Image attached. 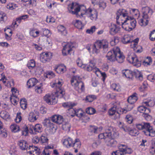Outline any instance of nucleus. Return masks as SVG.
<instances>
[{
    "label": "nucleus",
    "instance_id": "09e8293b",
    "mask_svg": "<svg viewBox=\"0 0 155 155\" xmlns=\"http://www.w3.org/2000/svg\"><path fill=\"white\" fill-rule=\"evenodd\" d=\"M13 59L17 61H21L22 59V56L21 53H17L14 54L12 57Z\"/></svg>",
    "mask_w": 155,
    "mask_h": 155
},
{
    "label": "nucleus",
    "instance_id": "72a5a7b5",
    "mask_svg": "<svg viewBox=\"0 0 155 155\" xmlns=\"http://www.w3.org/2000/svg\"><path fill=\"white\" fill-rule=\"evenodd\" d=\"M38 80L35 78L30 79L27 82V85L28 88L32 87L37 84Z\"/></svg>",
    "mask_w": 155,
    "mask_h": 155
},
{
    "label": "nucleus",
    "instance_id": "e2e57ef3",
    "mask_svg": "<svg viewBox=\"0 0 155 155\" xmlns=\"http://www.w3.org/2000/svg\"><path fill=\"white\" fill-rule=\"evenodd\" d=\"M135 73L137 78L140 81L143 80V76L141 72L138 70H136Z\"/></svg>",
    "mask_w": 155,
    "mask_h": 155
},
{
    "label": "nucleus",
    "instance_id": "f8f14e48",
    "mask_svg": "<svg viewBox=\"0 0 155 155\" xmlns=\"http://www.w3.org/2000/svg\"><path fill=\"white\" fill-rule=\"evenodd\" d=\"M52 57V54L50 52H42L40 54V61L43 63L49 62Z\"/></svg>",
    "mask_w": 155,
    "mask_h": 155
},
{
    "label": "nucleus",
    "instance_id": "a19ab883",
    "mask_svg": "<svg viewBox=\"0 0 155 155\" xmlns=\"http://www.w3.org/2000/svg\"><path fill=\"white\" fill-rule=\"evenodd\" d=\"M130 13L135 18H138L140 13L139 11L136 9L131 8L130 11Z\"/></svg>",
    "mask_w": 155,
    "mask_h": 155
},
{
    "label": "nucleus",
    "instance_id": "37998d69",
    "mask_svg": "<svg viewBox=\"0 0 155 155\" xmlns=\"http://www.w3.org/2000/svg\"><path fill=\"white\" fill-rule=\"evenodd\" d=\"M149 123H143L138 124L136 125V127L139 130L144 129L145 130L146 128L149 126Z\"/></svg>",
    "mask_w": 155,
    "mask_h": 155
},
{
    "label": "nucleus",
    "instance_id": "a18cd8bd",
    "mask_svg": "<svg viewBox=\"0 0 155 155\" xmlns=\"http://www.w3.org/2000/svg\"><path fill=\"white\" fill-rule=\"evenodd\" d=\"M43 89V84L42 83H40L35 87V91L37 93L41 94L42 93Z\"/></svg>",
    "mask_w": 155,
    "mask_h": 155
},
{
    "label": "nucleus",
    "instance_id": "c9c22d12",
    "mask_svg": "<svg viewBox=\"0 0 155 155\" xmlns=\"http://www.w3.org/2000/svg\"><path fill=\"white\" fill-rule=\"evenodd\" d=\"M7 18L8 17L6 13L0 11V23H5L7 20Z\"/></svg>",
    "mask_w": 155,
    "mask_h": 155
},
{
    "label": "nucleus",
    "instance_id": "412c9836",
    "mask_svg": "<svg viewBox=\"0 0 155 155\" xmlns=\"http://www.w3.org/2000/svg\"><path fill=\"white\" fill-rule=\"evenodd\" d=\"M50 119L52 122L58 124H61L64 121L63 117L59 114L53 115L51 117Z\"/></svg>",
    "mask_w": 155,
    "mask_h": 155
},
{
    "label": "nucleus",
    "instance_id": "dca6fc26",
    "mask_svg": "<svg viewBox=\"0 0 155 155\" xmlns=\"http://www.w3.org/2000/svg\"><path fill=\"white\" fill-rule=\"evenodd\" d=\"M139 41V39L136 38L134 40L132 39L130 42L131 43L130 47L131 48L133 49L135 51L137 52H140L142 51V47L138 45V43Z\"/></svg>",
    "mask_w": 155,
    "mask_h": 155
},
{
    "label": "nucleus",
    "instance_id": "8fccbe9b",
    "mask_svg": "<svg viewBox=\"0 0 155 155\" xmlns=\"http://www.w3.org/2000/svg\"><path fill=\"white\" fill-rule=\"evenodd\" d=\"M35 61L33 59H31L28 61L27 66L29 69H32L35 67Z\"/></svg>",
    "mask_w": 155,
    "mask_h": 155
},
{
    "label": "nucleus",
    "instance_id": "aec40b11",
    "mask_svg": "<svg viewBox=\"0 0 155 155\" xmlns=\"http://www.w3.org/2000/svg\"><path fill=\"white\" fill-rule=\"evenodd\" d=\"M148 126L147 127L145 130L143 131L144 134L147 136L153 137L155 136V130L151 126L149 123Z\"/></svg>",
    "mask_w": 155,
    "mask_h": 155
},
{
    "label": "nucleus",
    "instance_id": "1a4fd4ad",
    "mask_svg": "<svg viewBox=\"0 0 155 155\" xmlns=\"http://www.w3.org/2000/svg\"><path fill=\"white\" fill-rule=\"evenodd\" d=\"M85 14H87L90 19L93 21H95L97 18L98 13L95 9L90 8L87 9L86 8L83 13H81V16L83 17V15Z\"/></svg>",
    "mask_w": 155,
    "mask_h": 155
},
{
    "label": "nucleus",
    "instance_id": "a878e982",
    "mask_svg": "<svg viewBox=\"0 0 155 155\" xmlns=\"http://www.w3.org/2000/svg\"><path fill=\"white\" fill-rule=\"evenodd\" d=\"M39 115L38 112L34 111L31 112L28 115V120L31 122H34L38 119Z\"/></svg>",
    "mask_w": 155,
    "mask_h": 155
},
{
    "label": "nucleus",
    "instance_id": "5fc2aeb1",
    "mask_svg": "<svg viewBox=\"0 0 155 155\" xmlns=\"http://www.w3.org/2000/svg\"><path fill=\"white\" fill-rule=\"evenodd\" d=\"M20 107L23 110H25L27 107V102L26 99H21L20 101Z\"/></svg>",
    "mask_w": 155,
    "mask_h": 155
},
{
    "label": "nucleus",
    "instance_id": "79ce46f5",
    "mask_svg": "<svg viewBox=\"0 0 155 155\" xmlns=\"http://www.w3.org/2000/svg\"><path fill=\"white\" fill-rule=\"evenodd\" d=\"M0 116L5 120H9L10 118L9 114L6 111L4 110L2 111L0 113Z\"/></svg>",
    "mask_w": 155,
    "mask_h": 155
},
{
    "label": "nucleus",
    "instance_id": "ddd939ff",
    "mask_svg": "<svg viewBox=\"0 0 155 155\" xmlns=\"http://www.w3.org/2000/svg\"><path fill=\"white\" fill-rule=\"evenodd\" d=\"M117 108V106L114 104L113 107L110 108L108 111L109 115L110 116L114 115V118L115 119L119 118L120 117V114H121L119 111H118V109Z\"/></svg>",
    "mask_w": 155,
    "mask_h": 155
},
{
    "label": "nucleus",
    "instance_id": "9d476101",
    "mask_svg": "<svg viewBox=\"0 0 155 155\" xmlns=\"http://www.w3.org/2000/svg\"><path fill=\"white\" fill-rule=\"evenodd\" d=\"M75 48L74 43L70 42L67 43L64 45L63 48L62 50V53L63 55L66 56L69 54H71Z\"/></svg>",
    "mask_w": 155,
    "mask_h": 155
},
{
    "label": "nucleus",
    "instance_id": "7c9ffc66",
    "mask_svg": "<svg viewBox=\"0 0 155 155\" xmlns=\"http://www.w3.org/2000/svg\"><path fill=\"white\" fill-rule=\"evenodd\" d=\"M122 73L123 76L129 79H132L133 77L134 72L130 70L125 69L122 70Z\"/></svg>",
    "mask_w": 155,
    "mask_h": 155
},
{
    "label": "nucleus",
    "instance_id": "680f3d73",
    "mask_svg": "<svg viewBox=\"0 0 155 155\" xmlns=\"http://www.w3.org/2000/svg\"><path fill=\"white\" fill-rule=\"evenodd\" d=\"M74 149L80 148L81 146V143L78 139H76L74 141Z\"/></svg>",
    "mask_w": 155,
    "mask_h": 155
},
{
    "label": "nucleus",
    "instance_id": "de8ad7c7",
    "mask_svg": "<svg viewBox=\"0 0 155 155\" xmlns=\"http://www.w3.org/2000/svg\"><path fill=\"white\" fill-rule=\"evenodd\" d=\"M152 62V60L150 57H148L146 58L143 62V64L145 66H147L150 65Z\"/></svg>",
    "mask_w": 155,
    "mask_h": 155
},
{
    "label": "nucleus",
    "instance_id": "c756f323",
    "mask_svg": "<svg viewBox=\"0 0 155 155\" xmlns=\"http://www.w3.org/2000/svg\"><path fill=\"white\" fill-rule=\"evenodd\" d=\"M95 68L94 64L92 61H89V64H84L83 66V69L88 71H93L94 68Z\"/></svg>",
    "mask_w": 155,
    "mask_h": 155
},
{
    "label": "nucleus",
    "instance_id": "49530a36",
    "mask_svg": "<svg viewBox=\"0 0 155 155\" xmlns=\"http://www.w3.org/2000/svg\"><path fill=\"white\" fill-rule=\"evenodd\" d=\"M102 127H98L96 126H92L91 128V130L92 132L97 134L100 132L102 130Z\"/></svg>",
    "mask_w": 155,
    "mask_h": 155
},
{
    "label": "nucleus",
    "instance_id": "4468645a",
    "mask_svg": "<svg viewBox=\"0 0 155 155\" xmlns=\"http://www.w3.org/2000/svg\"><path fill=\"white\" fill-rule=\"evenodd\" d=\"M29 130L31 131L30 133L31 134L41 133L42 131V125L40 124H37L35 126L32 124H29Z\"/></svg>",
    "mask_w": 155,
    "mask_h": 155
},
{
    "label": "nucleus",
    "instance_id": "f257e3e1",
    "mask_svg": "<svg viewBox=\"0 0 155 155\" xmlns=\"http://www.w3.org/2000/svg\"><path fill=\"white\" fill-rule=\"evenodd\" d=\"M116 19L118 24L126 31H130L136 26L137 21L133 17L129 16V12L124 8L119 9L116 12Z\"/></svg>",
    "mask_w": 155,
    "mask_h": 155
},
{
    "label": "nucleus",
    "instance_id": "864d4df0",
    "mask_svg": "<svg viewBox=\"0 0 155 155\" xmlns=\"http://www.w3.org/2000/svg\"><path fill=\"white\" fill-rule=\"evenodd\" d=\"M100 49L99 48L98 45H97V43L95 42L92 47V53L96 54H97L100 51Z\"/></svg>",
    "mask_w": 155,
    "mask_h": 155
},
{
    "label": "nucleus",
    "instance_id": "6e6d98bb",
    "mask_svg": "<svg viewBox=\"0 0 155 155\" xmlns=\"http://www.w3.org/2000/svg\"><path fill=\"white\" fill-rule=\"evenodd\" d=\"M111 88L114 91H121V87L118 84L113 83L111 85Z\"/></svg>",
    "mask_w": 155,
    "mask_h": 155
},
{
    "label": "nucleus",
    "instance_id": "f3484780",
    "mask_svg": "<svg viewBox=\"0 0 155 155\" xmlns=\"http://www.w3.org/2000/svg\"><path fill=\"white\" fill-rule=\"evenodd\" d=\"M61 142L63 146L67 148H69L73 147L74 141L70 137H68L63 138L61 140Z\"/></svg>",
    "mask_w": 155,
    "mask_h": 155
},
{
    "label": "nucleus",
    "instance_id": "e433bc0d",
    "mask_svg": "<svg viewBox=\"0 0 155 155\" xmlns=\"http://www.w3.org/2000/svg\"><path fill=\"white\" fill-rule=\"evenodd\" d=\"M137 95L136 93H134L133 95L130 96L127 99L128 102L134 104L138 99Z\"/></svg>",
    "mask_w": 155,
    "mask_h": 155
},
{
    "label": "nucleus",
    "instance_id": "bb28decb",
    "mask_svg": "<svg viewBox=\"0 0 155 155\" xmlns=\"http://www.w3.org/2000/svg\"><path fill=\"white\" fill-rule=\"evenodd\" d=\"M54 70L59 74H62L65 72L66 71L65 66L63 64L56 65L54 67Z\"/></svg>",
    "mask_w": 155,
    "mask_h": 155
},
{
    "label": "nucleus",
    "instance_id": "c03bdc74",
    "mask_svg": "<svg viewBox=\"0 0 155 155\" xmlns=\"http://www.w3.org/2000/svg\"><path fill=\"white\" fill-rule=\"evenodd\" d=\"M10 128L11 131L14 133L20 131L19 126L15 124H14L11 125Z\"/></svg>",
    "mask_w": 155,
    "mask_h": 155
},
{
    "label": "nucleus",
    "instance_id": "20e7f679",
    "mask_svg": "<svg viewBox=\"0 0 155 155\" xmlns=\"http://www.w3.org/2000/svg\"><path fill=\"white\" fill-rule=\"evenodd\" d=\"M59 93V94L55 92L47 94L44 96V100L49 105L54 104L57 102V98H61L63 97L62 91H60Z\"/></svg>",
    "mask_w": 155,
    "mask_h": 155
},
{
    "label": "nucleus",
    "instance_id": "0e129e2a",
    "mask_svg": "<svg viewBox=\"0 0 155 155\" xmlns=\"http://www.w3.org/2000/svg\"><path fill=\"white\" fill-rule=\"evenodd\" d=\"M129 134L132 136H136L139 134L138 131L135 129H132L129 130Z\"/></svg>",
    "mask_w": 155,
    "mask_h": 155
},
{
    "label": "nucleus",
    "instance_id": "bf43d9fd",
    "mask_svg": "<svg viewBox=\"0 0 155 155\" xmlns=\"http://www.w3.org/2000/svg\"><path fill=\"white\" fill-rule=\"evenodd\" d=\"M150 152L152 154L155 153V139L152 140V145L150 149Z\"/></svg>",
    "mask_w": 155,
    "mask_h": 155
},
{
    "label": "nucleus",
    "instance_id": "f03ea898",
    "mask_svg": "<svg viewBox=\"0 0 155 155\" xmlns=\"http://www.w3.org/2000/svg\"><path fill=\"white\" fill-rule=\"evenodd\" d=\"M1 75L2 78L0 79V80L2 81L6 86L8 87H12V94L10 97L11 102L14 105L17 104L19 101V99L18 97L19 95V91L16 88L13 87L14 85L13 80L12 79L8 81L4 75H3V74H1Z\"/></svg>",
    "mask_w": 155,
    "mask_h": 155
},
{
    "label": "nucleus",
    "instance_id": "774afa93",
    "mask_svg": "<svg viewBox=\"0 0 155 155\" xmlns=\"http://www.w3.org/2000/svg\"><path fill=\"white\" fill-rule=\"evenodd\" d=\"M74 25L75 27L78 29H81L83 27L82 22L78 20L75 21Z\"/></svg>",
    "mask_w": 155,
    "mask_h": 155
},
{
    "label": "nucleus",
    "instance_id": "69168bd1",
    "mask_svg": "<svg viewBox=\"0 0 155 155\" xmlns=\"http://www.w3.org/2000/svg\"><path fill=\"white\" fill-rule=\"evenodd\" d=\"M18 7L17 5L14 3H9L6 6V8L10 10L15 9Z\"/></svg>",
    "mask_w": 155,
    "mask_h": 155
},
{
    "label": "nucleus",
    "instance_id": "7ed1b4c3",
    "mask_svg": "<svg viewBox=\"0 0 155 155\" xmlns=\"http://www.w3.org/2000/svg\"><path fill=\"white\" fill-rule=\"evenodd\" d=\"M142 18L139 19L138 23L141 26H145L148 24L149 18L152 14L153 12L149 7H145L142 8Z\"/></svg>",
    "mask_w": 155,
    "mask_h": 155
},
{
    "label": "nucleus",
    "instance_id": "2eb2a0df",
    "mask_svg": "<svg viewBox=\"0 0 155 155\" xmlns=\"http://www.w3.org/2000/svg\"><path fill=\"white\" fill-rule=\"evenodd\" d=\"M117 46L114 47L113 49L109 51L106 55L107 59L110 61L114 62L115 61V57L116 54V50Z\"/></svg>",
    "mask_w": 155,
    "mask_h": 155
},
{
    "label": "nucleus",
    "instance_id": "a211bd4d",
    "mask_svg": "<svg viewBox=\"0 0 155 155\" xmlns=\"http://www.w3.org/2000/svg\"><path fill=\"white\" fill-rule=\"evenodd\" d=\"M85 113L81 109H79L75 110V115L78 117L81 118L83 121L87 122L88 121L90 118L85 115Z\"/></svg>",
    "mask_w": 155,
    "mask_h": 155
},
{
    "label": "nucleus",
    "instance_id": "cd10ccee",
    "mask_svg": "<svg viewBox=\"0 0 155 155\" xmlns=\"http://www.w3.org/2000/svg\"><path fill=\"white\" fill-rule=\"evenodd\" d=\"M28 150H30L28 152L30 154H33V155H39L40 153V149L36 146H29Z\"/></svg>",
    "mask_w": 155,
    "mask_h": 155
},
{
    "label": "nucleus",
    "instance_id": "4c0bfd02",
    "mask_svg": "<svg viewBox=\"0 0 155 155\" xmlns=\"http://www.w3.org/2000/svg\"><path fill=\"white\" fill-rule=\"evenodd\" d=\"M58 32L62 35H65L67 33L65 27L62 25H59L57 27Z\"/></svg>",
    "mask_w": 155,
    "mask_h": 155
},
{
    "label": "nucleus",
    "instance_id": "b1692460",
    "mask_svg": "<svg viewBox=\"0 0 155 155\" xmlns=\"http://www.w3.org/2000/svg\"><path fill=\"white\" fill-rule=\"evenodd\" d=\"M109 33L111 35H114L120 31V26L115 24H111L110 26Z\"/></svg>",
    "mask_w": 155,
    "mask_h": 155
},
{
    "label": "nucleus",
    "instance_id": "13d9d810",
    "mask_svg": "<svg viewBox=\"0 0 155 155\" xmlns=\"http://www.w3.org/2000/svg\"><path fill=\"white\" fill-rule=\"evenodd\" d=\"M71 125L68 122H64L62 125V129L66 131H69L70 130Z\"/></svg>",
    "mask_w": 155,
    "mask_h": 155
},
{
    "label": "nucleus",
    "instance_id": "393cba45",
    "mask_svg": "<svg viewBox=\"0 0 155 155\" xmlns=\"http://www.w3.org/2000/svg\"><path fill=\"white\" fill-rule=\"evenodd\" d=\"M96 42L97 45H98L99 48L105 49L108 47V43L106 39L97 40Z\"/></svg>",
    "mask_w": 155,
    "mask_h": 155
},
{
    "label": "nucleus",
    "instance_id": "39448f33",
    "mask_svg": "<svg viewBox=\"0 0 155 155\" xmlns=\"http://www.w3.org/2000/svg\"><path fill=\"white\" fill-rule=\"evenodd\" d=\"M72 86L78 93H81L84 90V83L81 81V78L78 76H73L71 81Z\"/></svg>",
    "mask_w": 155,
    "mask_h": 155
},
{
    "label": "nucleus",
    "instance_id": "f704fd0d",
    "mask_svg": "<svg viewBox=\"0 0 155 155\" xmlns=\"http://www.w3.org/2000/svg\"><path fill=\"white\" fill-rule=\"evenodd\" d=\"M132 36L130 35H125L121 39L122 42L124 44L130 43L132 40Z\"/></svg>",
    "mask_w": 155,
    "mask_h": 155
},
{
    "label": "nucleus",
    "instance_id": "473e14b6",
    "mask_svg": "<svg viewBox=\"0 0 155 155\" xmlns=\"http://www.w3.org/2000/svg\"><path fill=\"white\" fill-rule=\"evenodd\" d=\"M114 138L111 137L108 138L106 141L107 145L108 146L115 147L117 144V142L114 139Z\"/></svg>",
    "mask_w": 155,
    "mask_h": 155
},
{
    "label": "nucleus",
    "instance_id": "5701e85b",
    "mask_svg": "<svg viewBox=\"0 0 155 155\" xmlns=\"http://www.w3.org/2000/svg\"><path fill=\"white\" fill-rule=\"evenodd\" d=\"M41 33L39 30L36 27L31 28L29 29V34L30 35L34 38L38 37Z\"/></svg>",
    "mask_w": 155,
    "mask_h": 155
},
{
    "label": "nucleus",
    "instance_id": "4d7b16f0",
    "mask_svg": "<svg viewBox=\"0 0 155 155\" xmlns=\"http://www.w3.org/2000/svg\"><path fill=\"white\" fill-rule=\"evenodd\" d=\"M124 145V146L122 147V149H121V150H122V152H123V153H124L128 154L131 153L132 152V150L131 148L127 147L125 145Z\"/></svg>",
    "mask_w": 155,
    "mask_h": 155
},
{
    "label": "nucleus",
    "instance_id": "423d86ee",
    "mask_svg": "<svg viewBox=\"0 0 155 155\" xmlns=\"http://www.w3.org/2000/svg\"><path fill=\"white\" fill-rule=\"evenodd\" d=\"M68 8L69 13L73 15H77L80 12L81 17V13H83L86 9V7L84 5H80L76 3L72 2L68 5Z\"/></svg>",
    "mask_w": 155,
    "mask_h": 155
},
{
    "label": "nucleus",
    "instance_id": "338daca9",
    "mask_svg": "<svg viewBox=\"0 0 155 155\" xmlns=\"http://www.w3.org/2000/svg\"><path fill=\"white\" fill-rule=\"evenodd\" d=\"M44 76L45 77L47 78H51L54 77L55 74L52 71H48L45 73L44 74Z\"/></svg>",
    "mask_w": 155,
    "mask_h": 155
},
{
    "label": "nucleus",
    "instance_id": "6ab92c4d",
    "mask_svg": "<svg viewBox=\"0 0 155 155\" xmlns=\"http://www.w3.org/2000/svg\"><path fill=\"white\" fill-rule=\"evenodd\" d=\"M116 50V54L115 57V61H117L118 63H122L124 62L125 59V56L123 53L121 52L118 47H117Z\"/></svg>",
    "mask_w": 155,
    "mask_h": 155
},
{
    "label": "nucleus",
    "instance_id": "0eeeda50",
    "mask_svg": "<svg viewBox=\"0 0 155 155\" xmlns=\"http://www.w3.org/2000/svg\"><path fill=\"white\" fill-rule=\"evenodd\" d=\"M118 136V133L115 129L110 127L105 133L100 134L99 135L98 137L101 139H107L109 137L112 138H116Z\"/></svg>",
    "mask_w": 155,
    "mask_h": 155
},
{
    "label": "nucleus",
    "instance_id": "2f4dec72",
    "mask_svg": "<svg viewBox=\"0 0 155 155\" xmlns=\"http://www.w3.org/2000/svg\"><path fill=\"white\" fill-rule=\"evenodd\" d=\"M18 145L20 148L22 150L28 149V144L27 141L24 140H21L18 142Z\"/></svg>",
    "mask_w": 155,
    "mask_h": 155
},
{
    "label": "nucleus",
    "instance_id": "58836bf2",
    "mask_svg": "<svg viewBox=\"0 0 155 155\" xmlns=\"http://www.w3.org/2000/svg\"><path fill=\"white\" fill-rule=\"evenodd\" d=\"M43 124L44 126L50 128L52 130L53 128L54 127V124L48 119H45L43 122Z\"/></svg>",
    "mask_w": 155,
    "mask_h": 155
},
{
    "label": "nucleus",
    "instance_id": "052dcab7",
    "mask_svg": "<svg viewBox=\"0 0 155 155\" xmlns=\"http://www.w3.org/2000/svg\"><path fill=\"white\" fill-rule=\"evenodd\" d=\"M67 113L68 116L73 117L75 115V110L73 108H70L68 109Z\"/></svg>",
    "mask_w": 155,
    "mask_h": 155
},
{
    "label": "nucleus",
    "instance_id": "9b49d317",
    "mask_svg": "<svg viewBox=\"0 0 155 155\" xmlns=\"http://www.w3.org/2000/svg\"><path fill=\"white\" fill-rule=\"evenodd\" d=\"M127 60L130 63L132 64L136 67H140L141 65V61L138 60L137 56L133 53L128 55Z\"/></svg>",
    "mask_w": 155,
    "mask_h": 155
},
{
    "label": "nucleus",
    "instance_id": "6e6552de",
    "mask_svg": "<svg viewBox=\"0 0 155 155\" xmlns=\"http://www.w3.org/2000/svg\"><path fill=\"white\" fill-rule=\"evenodd\" d=\"M64 81L62 79L58 78L56 79L54 82L51 83V86L52 88H54L56 89V91L55 92L59 94V92L60 91H62L63 93V96L65 94V92L62 88V86L63 84Z\"/></svg>",
    "mask_w": 155,
    "mask_h": 155
},
{
    "label": "nucleus",
    "instance_id": "3c124183",
    "mask_svg": "<svg viewBox=\"0 0 155 155\" xmlns=\"http://www.w3.org/2000/svg\"><path fill=\"white\" fill-rule=\"evenodd\" d=\"M124 146L123 144H121L119 147V150H116L115 151H114L112 153V155H122L123 154V153L122 152V147Z\"/></svg>",
    "mask_w": 155,
    "mask_h": 155
},
{
    "label": "nucleus",
    "instance_id": "4be33fe9",
    "mask_svg": "<svg viewBox=\"0 0 155 155\" xmlns=\"http://www.w3.org/2000/svg\"><path fill=\"white\" fill-rule=\"evenodd\" d=\"M134 104H131L130 103H128L126 105V106L123 108H119L118 111L121 114H126L127 112L131 110L134 107Z\"/></svg>",
    "mask_w": 155,
    "mask_h": 155
},
{
    "label": "nucleus",
    "instance_id": "c85d7f7f",
    "mask_svg": "<svg viewBox=\"0 0 155 155\" xmlns=\"http://www.w3.org/2000/svg\"><path fill=\"white\" fill-rule=\"evenodd\" d=\"M142 104L143 105H146L150 107H152L155 104V101L153 99L151 98H148L143 100Z\"/></svg>",
    "mask_w": 155,
    "mask_h": 155
},
{
    "label": "nucleus",
    "instance_id": "603ef678",
    "mask_svg": "<svg viewBox=\"0 0 155 155\" xmlns=\"http://www.w3.org/2000/svg\"><path fill=\"white\" fill-rule=\"evenodd\" d=\"M97 98L96 96L94 95H88L86 96L85 100L87 102H91L95 99H96Z\"/></svg>",
    "mask_w": 155,
    "mask_h": 155
},
{
    "label": "nucleus",
    "instance_id": "ea45409f",
    "mask_svg": "<svg viewBox=\"0 0 155 155\" xmlns=\"http://www.w3.org/2000/svg\"><path fill=\"white\" fill-rule=\"evenodd\" d=\"M138 110L140 113L144 114L145 113H149L150 111L149 109L147 108L144 106L139 107L138 108Z\"/></svg>",
    "mask_w": 155,
    "mask_h": 155
}]
</instances>
